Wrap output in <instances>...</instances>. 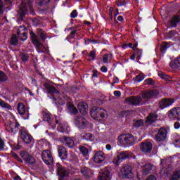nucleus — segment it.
<instances>
[{
    "label": "nucleus",
    "mask_w": 180,
    "mask_h": 180,
    "mask_svg": "<svg viewBox=\"0 0 180 180\" xmlns=\"http://www.w3.org/2000/svg\"><path fill=\"white\" fill-rule=\"evenodd\" d=\"M27 11H30V13L31 15H36V13H34V10L32 6V2H30V1L29 0H27V1L25 0H22L20 9L17 11V16L19 20H23V18L24 16H25L26 13H27Z\"/></svg>",
    "instance_id": "1"
},
{
    "label": "nucleus",
    "mask_w": 180,
    "mask_h": 180,
    "mask_svg": "<svg viewBox=\"0 0 180 180\" xmlns=\"http://www.w3.org/2000/svg\"><path fill=\"white\" fill-rule=\"evenodd\" d=\"M30 36L32 43L35 46L38 53H45L47 54L49 53V49L41 44L42 42L40 41V38L33 32L30 33Z\"/></svg>",
    "instance_id": "2"
},
{
    "label": "nucleus",
    "mask_w": 180,
    "mask_h": 180,
    "mask_svg": "<svg viewBox=\"0 0 180 180\" xmlns=\"http://www.w3.org/2000/svg\"><path fill=\"white\" fill-rule=\"evenodd\" d=\"M91 116L93 119H97L101 120L106 116V110L102 108H93L91 110Z\"/></svg>",
    "instance_id": "3"
},
{
    "label": "nucleus",
    "mask_w": 180,
    "mask_h": 180,
    "mask_svg": "<svg viewBox=\"0 0 180 180\" xmlns=\"http://www.w3.org/2000/svg\"><path fill=\"white\" fill-rule=\"evenodd\" d=\"M118 141L124 146H130L134 143V136L130 134L121 135L118 137Z\"/></svg>",
    "instance_id": "4"
},
{
    "label": "nucleus",
    "mask_w": 180,
    "mask_h": 180,
    "mask_svg": "<svg viewBox=\"0 0 180 180\" xmlns=\"http://www.w3.org/2000/svg\"><path fill=\"white\" fill-rule=\"evenodd\" d=\"M142 101L143 98H141V96H134L126 98L124 103L131 105L132 106H140Z\"/></svg>",
    "instance_id": "5"
},
{
    "label": "nucleus",
    "mask_w": 180,
    "mask_h": 180,
    "mask_svg": "<svg viewBox=\"0 0 180 180\" xmlns=\"http://www.w3.org/2000/svg\"><path fill=\"white\" fill-rule=\"evenodd\" d=\"M160 92L158 90H149V91H143L142 93H141L140 96H141L142 99L146 101V102L148 101H150V99H153L158 95Z\"/></svg>",
    "instance_id": "6"
},
{
    "label": "nucleus",
    "mask_w": 180,
    "mask_h": 180,
    "mask_svg": "<svg viewBox=\"0 0 180 180\" xmlns=\"http://www.w3.org/2000/svg\"><path fill=\"white\" fill-rule=\"evenodd\" d=\"M41 159L46 165H51L53 162V155L49 150H43L41 153Z\"/></svg>",
    "instance_id": "7"
},
{
    "label": "nucleus",
    "mask_w": 180,
    "mask_h": 180,
    "mask_svg": "<svg viewBox=\"0 0 180 180\" xmlns=\"http://www.w3.org/2000/svg\"><path fill=\"white\" fill-rule=\"evenodd\" d=\"M17 36L22 41L27 40V29H26V27L23 25L20 26L17 30Z\"/></svg>",
    "instance_id": "8"
},
{
    "label": "nucleus",
    "mask_w": 180,
    "mask_h": 180,
    "mask_svg": "<svg viewBox=\"0 0 180 180\" xmlns=\"http://www.w3.org/2000/svg\"><path fill=\"white\" fill-rule=\"evenodd\" d=\"M130 157H131V155L128 151L121 152L117 155V158L113 160V162L115 165H119L123 160L130 158Z\"/></svg>",
    "instance_id": "9"
},
{
    "label": "nucleus",
    "mask_w": 180,
    "mask_h": 180,
    "mask_svg": "<svg viewBox=\"0 0 180 180\" xmlns=\"http://www.w3.org/2000/svg\"><path fill=\"white\" fill-rule=\"evenodd\" d=\"M169 119L171 120H180V108H174L169 111L168 113Z\"/></svg>",
    "instance_id": "10"
},
{
    "label": "nucleus",
    "mask_w": 180,
    "mask_h": 180,
    "mask_svg": "<svg viewBox=\"0 0 180 180\" xmlns=\"http://www.w3.org/2000/svg\"><path fill=\"white\" fill-rule=\"evenodd\" d=\"M75 123L79 129H85L88 122L86 121V119L84 117V116H77L75 119Z\"/></svg>",
    "instance_id": "11"
},
{
    "label": "nucleus",
    "mask_w": 180,
    "mask_h": 180,
    "mask_svg": "<svg viewBox=\"0 0 180 180\" xmlns=\"http://www.w3.org/2000/svg\"><path fill=\"white\" fill-rule=\"evenodd\" d=\"M167 129L165 128H160L158 134L155 135V140L158 141V143H160V141H164L165 139H167Z\"/></svg>",
    "instance_id": "12"
},
{
    "label": "nucleus",
    "mask_w": 180,
    "mask_h": 180,
    "mask_svg": "<svg viewBox=\"0 0 180 180\" xmlns=\"http://www.w3.org/2000/svg\"><path fill=\"white\" fill-rule=\"evenodd\" d=\"M20 139L25 144H32L34 141L33 136L25 131H21Z\"/></svg>",
    "instance_id": "13"
},
{
    "label": "nucleus",
    "mask_w": 180,
    "mask_h": 180,
    "mask_svg": "<svg viewBox=\"0 0 180 180\" xmlns=\"http://www.w3.org/2000/svg\"><path fill=\"white\" fill-rule=\"evenodd\" d=\"M21 158L27 162L28 164H34L36 162V160L32 155H29V153L26 151H22L20 153Z\"/></svg>",
    "instance_id": "14"
},
{
    "label": "nucleus",
    "mask_w": 180,
    "mask_h": 180,
    "mask_svg": "<svg viewBox=\"0 0 180 180\" xmlns=\"http://www.w3.org/2000/svg\"><path fill=\"white\" fill-rule=\"evenodd\" d=\"M44 88L47 91V94L49 95H54V94H60V91L56 89L53 86H51L49 83H44Z\"/></svg>",
    "instance_id": "15"
},
{
    "label": "nucleus",
    "mask_w": 180,
    "mask_h": 180,
    "mask_svg": "<svg viewBox=\"0 0 180 180\" xmlns=\"http://www.w3.org/2000/svg\"><path fill=\"white\" fill-rule=\"evenodd\" d=\"M122 173L124 178H131L133 174L131 172V166H130V165H124L122 169Z\"/></svg>",
    "instance_id": "16"
},
{
    "label": "nucleus",
    "mask_w": 180,
    "mask_h": 180,
    "mask_svg": "<svg viewBox=\"0 0 180 180\" xmlns=\"http://www.w3.org/2000/svg\"><path fill=\"white\" fill-rule=\"evenodd\" d=\"M18 111L19 115H20L21 116H24V115H26L27 113V116L24 117V119H29V112H26V106H25V105L22 103H18Z\"/></svg>",
    "instance_id": "17"
},
{
    "label": "nucleus",
    "mask_w": 180,
    "mask_h": 180,
    "mask_svg": "<svg viewBox=\"0 0 180 180\" xmlns=\"http://www.w3.org/2000/svg\"><path fill=\"white\" fill-rule=\"evenodd\" d=\"M94 161L96 164H101V162H103V161H105V153L102 151L96 153L94 157Z\"/></svg>",
    "instance_id": "18"
},
{
    "label": "nucleus",
    "mask_w": 180,
    "mask_h": 180,
    "mask_svg": "<svg viewBox=\"0 0 180 180\" xmlns=\"http://www.w3.org/2000/svg\"><path fill=\"white\" fill-rule=\"evenodd\" d=\"M153 150V144L151 142H143L141 144V150L143 153H151Z\"/></svg>",
    "instance_id": "19"
},
{
    "label": "nucleus",
    "mask_w": 180,
    "mask_h": 180,
    "mask_svg": "<svg viewBox=\"0 0 180 180\" xmlns=\"http://www.w3.org/2000/svg\"><path fill=\"white\" fill-rule=\"evenodd\" d=\"M174 102H175V101L173 98H165L159 103L160 108L161 109H165V108H168V106H171V105H172Z\"/></svg>",
    "instance_id": "20"
},
{
    "label": "nucleus",
    "mask_w": 180,
    "mask_h": 180,
    "mask_svg": "<svg viewBox=\"0 0 180 180\" xmlns=\"http://www.w3.org/2000/svg\"><path fill=\"white\" fill-rule=\"evenodd\" d=\"M60 141L63 143V144H65L67 147H69V148H72V147L75 146V143H74V140L67 136L62 137L60 139Z\"/></svg>",
    "instance_id": "21"
},
{
    "label": "nucleus",
    "mask_w": 180,
    "mask_h": 180,
    "mask_svg": "<svg viewBox=\"0 0 180 180\" xmlns=\"http://www.w3.org/2000/svg\"><path fill=\"white\" fill-rule=\"evenodd\" d=\"M57 174L58 176H60V178L68 176V172H67V169L61 165L57 166Z\"/></svg>",
    "instance_id": "22"
},
{
    "label": "nucleus",
    "mask_w": 180,
    "mask_h": 180,
    "mask_svg": "<svg viewBox=\"0 0 180 180\" xmlns=\"http://www.w3.org/2000/svg\"><path fill=\"white\" fill-rule=\"evenodd\" d=\"M78 110L82 115H86L88 113V104L86 103L80 102L77 105Z\"/></svg>",
    "instance_id": "23"
},
{
    "label": "nucleus",
    "mask_w": 180,
    "mask_h": 180,
    "mask_svg": "<svg viewBox=\"0 0 180 180\" xmlns=\"http://www.w3.org/2000/svg\"><path fill=\"white\" fill-rule=\"evenodd\" d=\"M58 154L61 160H67V157H68V153H67V149L64 146H59L58 149Z\"/></svg>",
    "instance_id": "24"
},
{
    "label": "nucleus",
    "mask_w": 180,
    "mask_h": 180,
    "mask_svg": "<svg viewBox=\"0 0 180 180\" xmlns=\"http://www.w3.org/2000/svg\"><path fill=\"white\" fill-rule=\"evenodd\" d=\"M112 178V173L108 169H105L103 174L99 176L98 180H110Z\"/></svg>",
    "instance_id": "25"
},
{
    "label": "nucleus",
    "mask_w": 180,
    "mask_h": 180,
    "mask_svg": "<svg viewBox=\"0 0 180 180\" xmlns=\"http://www.w3.org/2000/svg\"><path fill=\"white\" fill-rule=\"evenodd\" d=\"M19 124L18 122H12L9 124V126L6 127V130L8 131H11V133H16L18 130H19Z\"/></svg>",
    "instance_id": "26"
},
{
    "label": "nucleus",
    "mask_w": 180,
    "mask_h": 180,
    "mask_svg": "<svg viewBox=\"0 0 180 180\" xmlns=\"http://www.w3.org/2000/svg\"><path fill=\"white\" fill-rule=\"evenodd\" d=\"M158 117V116H157V114L150 113L149 116L147 117V120L145 121V123L146 124H151V123H154V122L157 120Z\"/></svg>",
    "instance_id": "27"
},
{
    "label": "nucleus",
    "mask_w": 180,
    "mask_h": 180,
    "mask_svg": "<svg viewBox=\"0 0 180 180\" xmlns=\"http://www.w3.org/2000/svg\"><path fill=\"white\" fill-rule=\"evenodd\" d=\"M180 22V16L179 15H174L172 18L169 21V25L172 27H176V25Z\"/></svg>",
    "instance_id": "28"
},
{
    "label": "nucleus",
    "mask_w": 180,
    "mask_h": 180,
    "mask_svg": "<svg viewBox=\"0 0 180 180\" xmlns=\"http://www.w3.org/2000/svg\"><path fill=\"white\" fill-rule=\"evenodd\" d=\"M81 174H82L83 176L85 178H89V176L92 175V172H91V169L88 167H82L81 169Z\"/></svg>",
    "instance_id": "29"
},
{
    "label": "nucleus",
    "mask_w": 180,
    "mask_h": 180,
    "mask_svg": "<svg viewBox=\"0 0 180 180\" xmlns=\"http://www.w3.org/2000/svg\"><path fill=\"white\" fill-rule=\"evenodd\" d=\"M151 169H153V165L150 164H146L143 167H142V171L143 175H148L150 172H151Z\"/></svg>",
    "instance_id": "30"
},
{
    "label": "nucleus",
    "mask_w": 180,
    "mask_h": 180,
    "mask_svg": "<svg viewBox=\"0 0 180 180\" xmlns=\"http://www.w3.org/2000/svg\"><path fill=\"white\" fill-rule=\"evenodd\" d=\"M68 108L69 112L72 114V115H77V113H78V110L77 109V108H75V106L74 105H72V103H68Z\"/></svg>",
    "instance_id": "31"
},
{
    "label": "nucleus",
    "mask_w": 180,
    "mask_h": 180,
    "mask_svg": "<svg viewBox=\"0 0 180 180\" xmlns=\"http://www.w3.org/2000/svg\"><path fill=\"white\" fill-rule=\"evenodd\" d=\"M44 122H48V123L51 126L53 124V119L51 118V114L49 112L44 113Z\"/></svg>",
    "instance_id": "32"
},
{
    "label": "nucleus",
    "mask_w": 180,
    "mask_h": 180,
    "mask_svg": "<svg viewBox=\"0 0 180 180\" xmlns=\"http://www.w3.org/2000/svg\"><path fill=\"white\" fill-rule=\"evenodd\" d=\"M8 79H9L8 78L6 74L4 72V71L0 70V82H1L2 84L8 82Z\"/></svg>",
    "instance_id": "33"
},
{
    "label": "nucleus",
    "mask_w": 180,
    "mask_h": 180,
    "mask_svg": "<svg viewBox=\"0 0 180 180\" xmlns=\"http://www.w3.org/2000/svg\"><path fill=\"white\" fill-rule=\"evenodd\" d=\"M79 150L83 157H88V155H89V150H88L85 146H79Z\"/></svg>",
    "instance_id": "34"
},
{
    "label": "nucleus",
    "mask_w": 180,
    "mask_h": 180,
    "mask_svg": "<svg viewBox=\"0 0 180 180\" xmlns=\"http://www.w3.org/2000/svg\"><path fill=\"white\" fill-rule=\"evenodd\" d=\"M0 106H1V108H4L5 109H8V110H12V106L2 99H0Z\"/></svg>",
    "instance_id": "35"
},
{
    "label": "nucleus",
    "mask_w": 180,
    "mask_h": 180,
    "mask_svg": "<svg viewBox=\"0 0 180 180\" xmlns=\"http://www.w3.org/2000/svg\"><path fill=\"white\" fill-rule=\"evenodd\" d=\"M38 36H39L41 40L40 41H41L42 43H44V41L46 40V32L41 30H38Z\"/></svg>",
    "instance_id": "36"
},
{
    "label": "nucleus",
    "mask_w": 180,
    "mask_h": 180,
    "mask_svg": "<svg viewBox=\"0 0 180 180\" xmlns=\"http://www.w3.org/2000/svg\"><path fill=\"white\" fill-rule=\"evenodd\" d=\"M134 126L136 128L143 127V126H144V120H134Z\"/></svg>",
    "instance_id": "37"
},
{
    "label": "nucleus",
    "mask_w": 180,
    "mask_h": 180,
    "mask_svg": "<svg viewBox=\"0 0 180 180\" xmlns=\"http://www.w3.org/2000/svg\"><path fill=\"white\" fill-rule=\"evenodd\" d=\"M172 180H180V170H177L173 173Z\"/></svg>",
    "instance_id": "38"
},
{
    "label": "nucleus",
    "mask_w": 180,
    "mask_h": 180,
    "mask_svg": "<svg viewBox=\"0 0 180 180\" xmlns=\"http://www.w3.org/2000/svg\"><path fill=\"white\" fill-rule=\"evenodd\" d=\"M109 60H112V54L107 53V54L103 55V63L106 64V63H108V61H109Z\"/></svg>",
    "instance_id": "39"
},
{
    "label": "nucleus",
    "mask_w": 180,
    "mask_h": 180,
    "mask_svg": "<svg viewBox=\"0 0 180 180\" xmlns=\"http://www.w3.org/2000/svg\"><path fill=\"white\" fill-rule=\"evenodd\" d=\"M82 139H84V140H86L87 141H92L94 140V136L92 135V134L88 133L83 135Z\"/></svg>",
    "instance_id": "40"
},
{
    "label": "nucleus",
    "mask_w": 180,
    "mask_h": 180,
    "mask_svg": "<svg viewBox=\"0 0 180 180\" xmlns=\"http://www.w3.org/2000/svg\"><path fill=\"white\" fill-rule=\"evenodd\" d=\"M168 42H162V45L160 46V51L162 53H165V51H167V49H168Z\"/></svg>",
    "instance_id": "41"
},
{
    "label": "nucleus",
    "mask_w": 180,
    "mask_h": 180,
    "mask_svg": "<svg viewBox=\"0 0 180 180\" xmlns=\"http://www.w3.org/2000/svg\"><path fill=\"white\" fill-rule=\"evenodd\" d=\"M10 43H11V44H12L13 46H16V44H18V37H16V35H13V36L11 37Z\"/></svg>",
    "instance_id": "42"
},
{
    "label": "nucleus",
    "mask_w": 180,
    "mask_h": 180,
    "mask_svg": "<svg viewBox=\"0 0 180 180\" xmlns=\"http://www.w3.org/2000/svg\"><path fill=\"white\" fill-rule=\"evenodd\" d=\"M39 6H44L50 0H35Z\"/></svg>",
    "instance_id": "43"
},
{
    "label": "nucleus",
    "mask_w": 180,
    "mask_h": 180,
    "mask_svg": "<svg viewBox=\"0 0 180 180\" xmlns=\"http://www.w3.org/2000/svg\"><path fill=\"white\" fill-rule=\"evenodd\" d=\"M89 57L90 61L92 60H95V58L96 57V51H91L90 53H89Z\"/></svg>",
    "instance_id": "44"
},
{
    "label": "nucleus",
    "mask_w": 180,
    "mask_h": 180,
    "mask_svg": "<svg viewBox=\"0 0 180 180\" xmlns=\"http://www.w3.org/2000/svg\"><path fill=\"white\" fill-rule=\"evenodd\" d=\"M116 4L117 6H126V0H117Z\"/></svg>",
    "instance_id": "45"
},
{
    "label": "nucleus",
    "mask_w": 180,
    "mask_h": 180,
    "mask_svg": "<svg viewBox=\"0 0 180 180\" xmlns=\"http://www.w3.org/2000/svg\"><path fill=\"white\" fill-rule=\"evenodd\" d=\"M144 82H145V84H146V85H154V84H155L154 79H153L151 78L146 79L144 81Z\"/></svg>",
    "instance_id": "46"
},
{
    "label": "nucleus",
    "mask_w": 180,
    "mask_h": 180,
    "mask_svg": "<svg viewBox=\"0 0 180 180\" xmlns=\"http://www.w3.org/2000/svg\"><path fill=\"white\" fill-rule=\"evenodd\" d=\"M143 79H144V74L141 73L136 76L137 82H141V81H143Z\"/></svg>",
    "instance_id": "47"
},
{
    "label": "nucleus",
    "mask_w": 180,
    "mask_h": 180,
    "mask_svg": "<svg viewBox=\"0 0 180 180\" xmlns=\"http://www.w3.org/2000/svg\"><path fill=\"white\" fill-rule=\"evenodd\" d=\"M5 148V142L0 136V151H2Z\"/></svg>",
    "instance_id": "48"
},
{
    "label": "nucleus",
    "mask_w": 180,
    "mask_h": 180,
    "mask_svg": "<svg viewBox=\"0 0 180 180\" xmlns=\"http://www.w3.org/2000/svg\"><path fill=\"white\" fill-rule=\"evenodd\" d=\"M173 144L175 146V147L180 148V138L175 139Z\"/></svg>",
    "instance_id": "49"
},
{
    "label": "nucleus",
    "mask_w": 180,
    "mask_h": 180,
    "mask_svg": "<svg viewBox=\"0 0 180 180\" xmlns=\"http://www.w3.org/2000/svg\"><path fill=\"white\" fill-rule=\"evenodd\" d=\"M21 60L22 61H27L29 60V56L26 53H22L21 54Z\"/></svg>",
    "instance_id": "50"
},
{
    "label": "nucleus",
    "mask_w": 180,
    "mask_h": 180,
    "mask_svg": "<svg viewBox=\"0 0 180 180\" xmlns=\"http://www.w3.org/2000/svg\"><path fill=\"white\" fill-rule=\"evenodd\" d=\"M77 16H78V12H77V10L72 11L70 13V17L72 18H77Z\"/></svg>",
    "instance_id": "51"
},
{
    "label": "nucleus",
    "mask_w": 180,
    "mask_h": 180,
    "mask_svg": "<svg viewBox=\"0 0 180 180\" xmlns=\"http://www.w3.org/2000/svg\"><path fill=\"white\" fill-rule=\"evenodd\" d=\"M3 93L4 94V95L8 96V95H11V90L9 89H4L3 90Z\"/></svg>",
    "instance_id": "52"
},
{
    "label": "nucleus",
    "mask_w": 180,
    "mask_h": 180,
    "mask_svg": "<svg viewBox=\"0 0 180 180\" xmlns=\"http://www.w3.org/2000/svg\"><path fill=\"white\" fill-rule=\"evenodd\" d=\"M114 95L117 96V98H120V96H122V92H120V91H115Z\"/></svg>",
    "instance_id": "53"
},
{
    "label": "nucleus",
    "mask_w": 180,
    "mask_h": 180,
    "mask_svg": "<svg viewBox=\"0 0 180 180\" xmlns=\"http://www.w3.org/2000/svg\"><path fill=\"white\" fill-rule=\"evenodd\" d=\"M141 53L142 51L140 49H136L135 51V55L136 54L137 57H141Z\"/></svg>",
    "instance_id": "54"
},
{
    "label": "nucleus",
    "mask_w": 180,
    "mask_h": 180,
    "mask_svg": "<svg viewBox=\"0 0 180 180\" xmlns=\"http://www.w3.org/2000/svg\"><path fill=\"white\" fill-rule=\"evenodd\" d=\"M174 64L176 67H180V57L174 60Z\"/></svg>",
    "instance_id": "55"
},
{
    "label": "nucleus",
    "mask_w": 180,
    "mask_h": 180,
    "mask_svg": "<svg viewBox=\"0 0 180 180\" xmlns=\"http://www.w3.org/2000/svg\"><path fill=\"white\" fill-rule=\"evenodd\" d=\"M58 127V129H60V131H64L65 130V127H64V125H63V124H59Z\"/></svg>",
    "instance_id": "56"
},
{
    "label": "nucleus",
    "mask_w": 180,
    "mask_h": 180,
    "mask_svg": "<svg viewBox=\"0 0 180 180\" xmlns=\"http://www.w3.org/2000/svg\"><path fill=\"white\" fill-rule=\"evenodd\" d=\"M92 77L94 78H98V70H93Z\"/></svg>",
    "instance_id": "57"
},
{
    "label": "nucleus",
    "mask_w": 180,
    "mask_h": 180,
    "mask_svg": "<svg viewBox=\"0 0 180 180\" xmlns=\"http://www.w3.org/2000/svg\"><path fill=\"white\" fill-rule=\"evenodd\" d=\"M101 71H102V72H108V68H106V66H102L101 68Z\"/></svg>",
    "instance_id": "58"
},
{
    "label": "nucleus",
    "mask_w": 180,
    "mask_h": 180,
    "mask_svg": "<svg viewBox=\"0 0 180 180\" xmlns=\"http://www.w3.org/2000/svg\"><path fill=\"white\" fill-rule=\"evenodd\" d=\"M75 33H77V30H74L72 32H70V34L69 35V37H71V39H73V37L75 36Z\"/></svg>",
    "instance_id": "59"
},
{
    "label": "nucleus",
    "mask_w": 180,
    "mask_h": 180,
    "mask_svg": "<svg viewBox=\"0 0 180 180\" xmlns=\"http://www.w3.org/2000/svg\"><path fill=\"white\" fill-rule=\"evenodd\" d=\"M180 127V123L179 122H176L174 123V129H179Z\"/></svg>",
    "instance_id": "60"
},
{
    "label": "nucleus",
    "mask_w": 180,
    "mask_h": 180,
    "mask_svg": "<svg viewBox=\"0 0 180 180\" xmlns=\"http://www.w3.org/2000/svg\"><path fill=\"white\" fill-rule=\"evenodd\" d=\"M175 34V32L174 31H169V36L170 37H172V36H174Z\"/></svg>",
    "instance_id": "61"
},
{
    "label": "nucleus",
    "mask_w": 180,
    "mask_h": 180,
    "mask_svg": "<svg viewBox=\"0 0 180 180\" xmlns=\"http://www.w3.org/2000/svg\"><path fill=\"white\" fill-rule=\"evenodd\" d=\"M11 155H12V157H13V158H15V159L18 158V154H16L15 153H11Z\"/></svg>",
    "instance_id": "62"
},
{
    "label": "nucleus",
    "mask_w": 180,
    "mask_h": 180,
    "mask_svg": "<svg viewBox=\"0 0 180 180\" xmlns=\"http://www.w3.org/2000/svg\"><path fill=\"white\" fill-rule=\"evenodd\" d=\"M117 20H118L119 22H123L124 19H123V18L122 17V15H119V16L117 17Z\"/></svg>",
    "instance_id": "63"
},
{
    "label": "nucleus",
    "mask_w": 180,
    "mask_h": 180,
    "mask_svg": "<svg viewBox=\"0 0 180 180\" xmlns=\"http://www.w3.org/2000/svg\"><path fill=\"white\" fill-rule=\"evenodd\" d=\"M117 82H119V78L115 77L113 79V84H117Z\"/></svg>",
    "instance_id": "64"
}]
</instances>
